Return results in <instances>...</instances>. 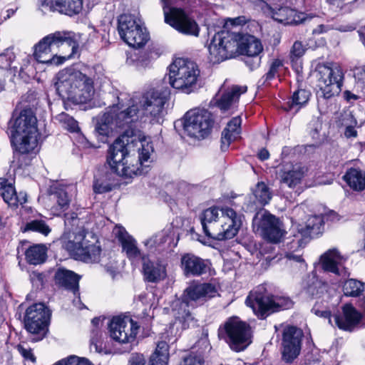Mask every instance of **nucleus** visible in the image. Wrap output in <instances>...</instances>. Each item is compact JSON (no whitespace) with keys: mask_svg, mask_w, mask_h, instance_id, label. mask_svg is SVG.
I'll use <instances>...</instances> for the list:
<instances>
[{"mask_svg":"<svg viewBox=\"0 0 365 365\" xmlns=\"http://www.w3.org/2000/svg\"><path fill=\"white\" fill-rule=\"evenodd\" d=\"M149 139L140 133L129 135L127 131L110 145L107 157L109 167L118 175L130 179L147 172L148 163L153 153Z\"/></svg>","mask_w":365,"mask_h":365,"instance_id":"obj_1","label":"nucleus"},{"mask_svg":"<svg viewBox=\"0 0 365 365\" xmlns=\"http://www.w3.org/2000/svg\"><path fill=\"white\" fill-rule=\"evenodd\" d=\"M78 48V42L68 34L56 31L34 46V56L39 63L59 66L71 58Z\"/></svg>","mask_w":365,"mask_h":365,"instance_id":"obj_2","label":"nucleus"},{"mask_svg":"<svg viewBox=\"0 0 365 365\" xmlns=\"http://www.w3.org/2000/svg\"><path fill=\"white\" fill-rule=\"evenodd\" d=\"M204 233L216 240L234 237L242 225L241 216L232 208L212 207L200 216Z\"/></svg>","mask_w":365,"mask_h":365,"instance_id":"obj_3","label":"nucleus"},{"mask_svg":"<svg viewBox=\"0 0 365 365\" xmlns=\"http://www.w3.org/2000/svg\"><path fill=\"white\" fill-rule=\"evenodd\" d=\"M117 103L109 107V110L100 118L96 131L103 137L113 135L120 130H125L129 135L139 134L134 130L140 118V110L135 105L125 106L123 99L117 96Z\"/></svg>","mask_w":365,"mask_h":365,"instance_id":"obj_4","label":"nucleus"},{"mask_svg":"<svg viewBox=\"0 0 365 365\" xmlns=\"http://www.w3.org/2000/svg\"><path fill=\"white\" fill-rule=\"evenodd\" d=\"M55 86L60 96L76 104L88 102L94 94L92 79L73 68L59 71L56 75Z\"/></svg>","mask_w":365,"mask_h":365,"instance_id":"obj_5","label":"nucleus"},{"mask_svg":"<svg viewBox=\"0 0 365 365\" xmlns=\"http://www.w3.org/2000/svg\"><path fill=\"white\" fill-rule=\"evenodd\" d=\"M37 119L31 108L22 110L11 127V141L21 154L33 151L37 146Z\"/></svg>","mask_w":365,"mask_h":365,"instance_id":"obj_6","label":"nucleus"},{"mask_svg":"<svg viewBox=\"0 0 365 365\" xmlns=\"http://www.w3.org/2000/svg\"><path fill=\"white\" fill-rule=\"evenodd\" d=\"M318 93V108L321 113H325L327 108L324 107L326 101L341 91L344 73L341 67L336 63H319L316 68Z\"/></svg>","mask_w":365,"mask_h":365,"instance_id":"obj_7","label":"nucleus"},{"mask_svg":"<svg viewBox=\"0 0 365 365\" xmlns=\"http://www.w3.org/2000/svg\"><path fill=\"white\" fill-rule=\"evenodd\" d=\"M199 76L198 66L192 61L180 58L169 66L170 84L185 93L189 94L197 88Z\"/></svg>","mask_w":365,"mask_h":365,"instance_id":"obj_8","label":"nucleus"},{"mask_svg":"<svg viewBox=\"0 0 365 365\" xmlns=\"http://www.w3.org/2000/svg\"><path fill=\"white\" fill-rule=\"evenodd\" d=\"M312 312L317 317L327 319L328 323L332 327H337L339 329L351 331L364 319L362 326L365 327V313L364 316L352 304H346L341 307V312L338 314L334 313L332 319V312L321 304H316L312 309Z\"/></svg>","mask_w":365,"mask_h":365,"instance_id":"obj_9","label":"nucleus"},{"mask_svg":"<svg viewBox=\"0 0 365 365\" xmlns=\"http://www.w3.org/2000/svg\"><path fill=\"white\" fill-rule=\"evenodd\" d=\"M218 336L235 351L244 350L251 343L250 326L236 317L227 319L219 327Z\"/></svg>","mask_w":365,"mask_h":365,"instance_id":"obj_10","label":"nucleus"},{"mask_svg":"<svg viewBox=\"0 0 365 365\" xmlns=\"http://www.w3.org/2000/svg\"><path fill=\"white\" fill-rule=\"evenodd\" d=\"M118 31L121 39L133 48H142L150 40L146 28L134 15H120L118 19Z\"/></svg>","mask_w":365,"mask_h":365,"instance_id":"obj_11","label":"nucleus"},{"mask_svg":"<svg viewBox=\"0 0 365 365\" xmlns=\"http://www.w3.org/2000/svg\"><path fill=\"white\" fill-rule=\"evenodd\" d=\"M239 33L222 30L215 34L208 46L209 60L218 63L230 58L237 52Z\"/></svg>","mask_w":365,"mask_h":365,"instance_id":"obj_12","label":"nucleus"},{"mask_svg":"<svg viewBox=\"0 0 365 365\" xmlns=\"http://www.w3.org/2000/svg\"><path fill=\"white\" fill-rule=\"evenodd\" d=\"M175 0H161L165 22L181 34L197 36L199 27L182 9L175 6Z\"/></svg>","mask_w":365,"mask_h":365,"instance_id":"obj_13","label":"nucleus"},{"mask_svg":"<svg viewBox=\"0 0 365 365\" xmlns=\"http://www.w3.org/2000/svg\"><path fill=\"white\" fill-rule=\"evenodd\" d=\"M245 302L261 318L275 312L290 309L293 304L288 297L267 296L257 292H251Z\"/></svg>","mask_w":365,"mask_h":365,"instance_id":"obj_14","label":"nucleus"},{"mask_svg":"<svg viewBox=\"0 0 365 365\" xmlns=\"http://www.w3.org/2000/svg\"><path fill=\"white\" fill-rule=\"evenodd\" d=\"M168 93L165 91H153L148 93L143 97V103L138 105L133 99L127 105H135L140 110V118L138 121L143 120L144 116L150 117V122L159 123L163 115L164 105L167 101Z\"/></svg>","mask_w":365,"mask_h":365,"instance_id":"obj_15","label":"nucleus"},{"mask_svg":"<svg viewBox=\"0 0 365 365\" xmlns=\"http://www.w3.org/2000/svg\"><path fill=\"white\" fill-rule=\"evenodd\" d=\"M212 123L210 112L205 110H192L185 115L183 129L190 137L204 138L209 134Z\"/></svg>","mask_w":365,"mask_h":365,"instance_id":"obj_16","label":"nucleus"},{"mask_svg":"<svg viewBox=\"0 0 365 365\" xmlns=\"http://www.w3.org/2000/svg\"><path fill=\"white\" fill-rule=\"evenodd\" d=\"M51 317L50 310L42 303L35 304L26 309L24 326L26 330L41 339L47 329Z\"/></svg>","mask_w":365,"mask_h":365,"instance_id":"obj_17","label":"nucleus"},{"mask_svg":"<svg viewBox=\"0 0 365 365\" xmlns=\"http://www.w3.org/2000/svg\"><path fill=\"white\" fill-rule=\"evenodd\" d=\"M253 226L257 232L270 242H279L284 235L279 220L266 210L255 215Z\"/></svg>","mask_w":365,"mask_h":365,"instance_id":"obj_18","label":"nucleus"},{"mask_svg":"<svg viewBox=\"0 0 365 365\" xmlns=\"http://www.w3.org/2000/svg\"><path fill=\"white\" fill-rule=\"evenodd\" d=\"M302 331L294 326H286L282 334V359L292 363L300 354Z\"/></svg>","mask_w":365,"mask_h":365,"instance_id":"obj_19","label":"nucleus"},{"mask_svg":"<svg viewBox=\"0 0 365 365\" xmlns=\"http://www.w3.org/2000/svg\"><path fill=\"white\" fill-rule=\"evenodd\" d=\"M138 329L137 323L129 317H115L109 324L111 338L121 344L134 341Z\"/></svg>","mask_w":365,"mask_h":365,"instance_id":"obj_20","label":"nucleus"},{"mask_svg":"<svg viewBox=\"0 0 365 365\" xmlns=\"http://www.w3.org/2000/svg\"><path fill=\"white\" fill-rule=\"evenodd\" d=\"M217 294L215 286L209 283L192 284L184 291L182 297L192 307L204 304Z\"/></svg>","mask_w":365,"mask_h":365,"instance_id":"obj_21","label":"nucleus"},{"mask_svg":"<svg viewBox=\"0 0 365 365\" xmlns=\"http://www.w3.org/2000/svg\"><path fill=\"white\" fill-rule=\"evenodd\" d=\"M346 258L336 248L329 249L322 254L319 263L323 270L345 277L347 272L344 266Z\"/></svg>","mask_w":365,"mask_h":365,"instance_id":"obj_22","label":"nucleus"},{"mask_svg":"<svg viewBox=\"0 0 365 365\" xmlns=\"http://www.w3.org/2000/svg\"><path fill=\"white\" fill-rule=\"evenodd\" d=\"M83 8V0H40L39 9L43 13L58 11L68 16L78 14Z\"/></svg>","mask_w":365,"mask_h":365,"instance_id":"obj_23","label":"nucleus"},{"mask_svg":"<svg viewBox=\"0 0 365 365\" xmlns=\"http://www.w3.org/2000/svg\"><path fill=\"white\" fill-rule=\"evenodd\" d=\"M181 268L186 277L200 276L207 272L208 262L193 254L187 253L181 257Z\"/></svg>","mask_w":365,"mask_h":365,"instance_id":"obj_24","label":"nucleus"},{"mask_svg":"<svg viewBox=\"0 0 365 365\" xmlns=\"http://www.w3.org/2000/svg\"><path fill=\"white\" fill-rule=\"evenodd\" d=\"M86 238V232L80 230L77 232H73L68 236L64 235L61 239L62 247L66 250L71 255L78 259L88 241Z\"/></svg>","mask_w":365,"mask_h":365,"instance_id":"obj_25","label":"nucleus"},{"mask_svg":"<svg viewBox=\"0 0 365 365\" xmlns=\"http://www.w3.org/2000/svg\"><path fill=\"white\" fill-rule=\"evenodd\" d=\"M167 263L163 259H144L143 269L145 278L150 282H158L167 277Z\"/></svg>","mask_w":365,"mask_h":365,"instance_id":"obj_26","label":"nucleus"},{"mask_svg":"<svg viewBox=\"0 0 365 365\" xmlns=\"http://www.w3.org/2000/svg\"><path fill=\"white\" fill-rule=\"evenodd\" d=\"M306 171V168L299 164L287 166L279 173L280 182L294 188L301 184Z\"/></svg>","mask_w":365,"mask_h":365,"instance_id":"obj_27","label":"nucleus"},{"mask_svg":"<svg viewBox=\"0 0 365 365\" xmlns=\"http://www.w3.org/2000/svg\"><path fill=\"white\" fill-rule=\"evenodd\" d=\"M115 237L120 242L123 250L130 259L140 257V252L136 245V241L127 232L122 226H115L113 231Z\"/></svg>","mask_w":365,"mask_h":365,"instance_id":"obj_28","label":"nucleus"},{"mask_svg":"<svg viewBox=\"0 0 365 365\" xmlns=\"http://www.w3.org/2000/svg\"><path fill=\"white\" fill-rule=\"evenodd\" d=\"M0 195L10 207H16L26 202V195L20 192L17 195L15 187L4 178H0Z\"/></svg>","mask_w":365,"mask_h":365,"instance_id":"obj_29","label":"nucleus"},{"mask_svg":"<svg viewBox=\"0 0 365 365\" xmlns=\"http://www.w3.org/2000/svg\"><path fill=\"white\" fill-rule=\"evenodd\" d=\"M259 40L253 36H242L239 34L237 52L247 57H256L262 51Z\"/></svg>","mask_w":365,"mask_h":365,"instance_id":"obj_30","label":"nucleus"},{"mask_svg":"<svg viewBox=\"0 0 365 365\" xmlns=\"http://www.w3.org/2000/svg\"><path fill=\"white\" fill-rule=\"evenodd\" d=\"M55 280L60 287L72 291L74 294L78 293L79 277L73 272L58 269L55 274Z\"/></svg>","mask_w":365,"mask_h":365,"instance_id":"obj_31","label":"nucleus"},{"mask_svg":"<svg viewBox=\"0 0 365 365\" xmlns=\"http://www.w3.org/2000/svg\"><path fill=\"white\" fill-rule=\"evenodd\" d=\"M241 118L237 116L233 118L227 125L222 133L221 142L222 149L225 150L228 148L231 142L237 140L241 133Z\"/></svg>","mask_w":365,"mask_h":365,"instance_id":"obj_32","label":"nucleus"},{"mask_svg":"<svg viewBox=\"0 0 365 365\" xmlns=\"http://www.w3.org/2000/svg\"><path fill=\"white\" fill-rule=\"evenodd\" d=\"M247 91V86H232L227 88L217 100V105L222 110H227L232 104L237 102L241 94Z\"/></svg>","mask_w":365,"mask_h":365,"instance_id":"obj_33","label":"nucleus"},{"mask_svg":"<svg viewBox=\"0 0 365 365\" xmlns=\"http://www.w3.org/2000/svg\"><path fill=\"white\" fill-rule=\"evenodd\" d=\"M271 14L273 19L284 24H298L302 21L295 10L287 6L271 9Z\"/></svg>","mask_w":365,"mask_h":365,"instance_id":"obj_34","label":"nucleus"},{"mask_svg":"<svg viewBox=\"0 0 365 365\" xmlns=\"http://www.w3.org/2000/svg\"><path fill=\"white\" fill-rule=\"evenodd\" d=\"M190 304L184 299H177L172 302L170 304V314L180 322L185 323L192 319V316L189 309Z\"/></svg>","mask_w":365,"mask_h":365,"instance_id":"obj_35","label":"nucleus"},{"mask_svg":"<svg viewBox=\"0 0 365 365\" xmlns=\"http://www.w3.org/2000/svg\"><path fill=\"white\" fill-rule=\"evenodd\" d=\"M323 226V219L320 215H314L309 217L304 227L299 229L303 240L317 237L322 232Z\"/></svg>","mask_w":365,"mask_h":365,"instance_id":"obj_36","label":"nucleus"},{"mask_svg":"<svg viewBox=\"0 0 365 365\" xmlns=\"http://www.w3.org/2000/svg\"><path fill=\"white\" fill-rule=\"evenodd\" d=\"M343 178L351 188L356 191L365 189V172L359 168H350Z\"/></svg>","mask_w":365,"mask_h":365,"instance_id":"obj_37","label":"nucleus"},{"mask_svg":"<svg viewBox=\"0 0 365 365\" xmlns=\"http://www.w3.org/2000/svg\"><path fill=\"white\" fill-rule=\"evenodd\" d=\"M69 187H55L51 193V199L56 202V206L53 208L56 211H63L68 208L71 197L68 195Z\"/></svg>","mask_w":365,"mask_h":365,"instance_id":"obj_38","label":"nucleus"},{"mask_svg":"<svg viewBox=\"0 0 365 365\" xmlns=\"http://www.w3.org/2000/svg\"><path fill=\"white\" fill-rule=\"evenodd\" d=\"M169 356V346L167 342L160 341L150 358L148 365H168Z\"/></svg>","mask_w":365,"mask_h":365,"instance_id":"obj_39","label":"nucleus"},{"mask_svg":"<svg viewBox=\"0 0 365 365\" xmlns=\"http://www.w3.org/2000/svg\"><path fill=\"white\" fill-rule=\"evenodd\" d=\"M26 259L29 264H39L46 259V247L43 245L30 247L26 252Z\"/></svg>","mask_w":365,"mask_h":365,"instance_id":"obj_40","label":"nucleus"},{"mask_svg":"<svg viewBox=\"0 0 365 365\" xmlns=\"http://www.w3.org/2000/svg\"><path fill=\"white\" fill-rule=\"evenodd\" d=\"M311 93L305 89H299L294 92L290 101L288 102V108L290 110L298 111L309 101Z\"/></svg>","mask_w":365,"mask_h":365,"instance_id":"obj_41","label":"nucleus"},{"mask_svg":"<svg viewBox=\"0 0 365 365\" xmlns=\"http://www.w3.org/2000/svg\"><path fill=\"white\" fill-rule=\"evenodd\" d=\"M343 291L346 296L359 297L365 292V284L356 279H350L344 282Z\"/></svg>","mask_w":365,"mask_h":365,"instance_id":"obj_42","label":"nucleus"},{"mask_svg":"<svg viewBox=\"0 0 365 365\" xmlns=\"http://www.w3.org/2000/svg\"><path fill=\"white\" fill-rule=\"evenodd\" d=\"M253 193L256 200L261 205L268 204L272 196L269 188L263 182H260L257 184Z\"/></svg>","mask_w":365,"mask_h":365,"instance_id":"obj_43","label":"nucleus"},{"mask_svg":"<svg viewBox=\"0 0 365 365\" xmlns=\"http://www.w3.org/2000/svg\"><path fill=\"white\" fill-rule=\"evenodd\" d=\"M84 247L86 248L83 250L78 259L85 262H97L101 254L100 247L94 244H88V242Z\"/></svg>","mask_w":365,"mask_h":365,"instance_id":"obj_44","label":"nucleus"},{"mask_svg":"<svg viewBox=\"0 0 365 365\" xmlns=\"http://www.w3.org/2000/svg\"><path fill=\"white\" fill-rule=\"evenodd\" d=\"M286 264L289 266H297L298 268H304L306 267L305 261L302 257V249H297L294 251L286 252Z\"/></svg>","mask_w":365,"mask_h":365,"instance_id":"obj_45","label":"nucleus"},{"mask_svg":"<svg viewBox=\"0 0 365 365\" xmlns=\"http://www.w3.org/2000/svg\"><path fill=\"white\" fill-rule=\"evenodd\" d=\"M24 231H34L47 235L51 232V229L43 220H35L27 222Z\"/></svg>","mask_w":365,"mask_h":365,"instance_id":"obj_46","label":"nucleus"},{"mask_svg":"<svg viewBox=\"0 0 365 365\" xmlns=\"http://www.w3.org/2000/svg\"><path fill=\"white\" fill-rule=\"evenodd\" d=\"M306 50V46L301 41H296L293 43L289 53L292 63L298 66V61L303 56Z\"/></svg>","mask_w":365,"mask_h":365,"instance_id":"obj_47","label":"nucleus"},{"mask_svg":"<svg viewBox=\"0 0 365 365\" xmlns=\"http://www.w3.org/2000/svg\"><path fill=\"white\" fill-rule=\"evenodd\" d=\"M339 125L343 127L356 126L357 122L352 113L349 110H344L338 118Z\"/></svg>","mask_w":365,"mask_h":365,"instance_id":"obj_48","label":"nucleus"},{"mask_svg":"<svg viewBox=\"0 0 365 365\" xmlns=\"http://www.w3.org/2000/svg\"><path fill=\"white\" fill-rule=\"evenodd\" d=\"M167 240V235L164 232H159L145 242V246L153 248L162 245Z\"/></svg>","mask_w":365,"mask_h":365,"instance_id":"obj_49","label":"nucleus"},{"mask_svg":"<svg viewBox=\"0 0 365 365\" xmlns=\"http://www.w3.org/2000/svg\"><path fill=\"white\" fill-rule=\"evenodd\" d=\"M356 87L365 95V66L356 68L354 71Z\"/></svg>","mask_w":365,"mask_h":365,"instance_id":"obj_50","label":"nucleus"},{"mask_svg":"<svg viewBox=\"0 0 365 365\" xmlns=\"http://www.w3.org/2000/svg\"><path fill=\"white\" fill-rule=\"evenodd\" d=\"M54 365H91V364L86 359L71 356L56 362Z\"/></svg>","mask_w":365,"mask_h":365,"instance_id":"obj_51","label":"nucleus"},{"mask_svg":"<svg viewBox=\"0 0 365 365\" xmlns=\"http://www.w3.org/2000/svg\"><path fill=\"white\" fill-rule=\"evenodd\" d=\"M247 21V19L245 16H241L235 18H227L225 19L224 24V29L227 30L232 29L233 28H237L238 26H241Z\"/></svg>","mask_w":365,"mask_h":365,"instance_id":"obj_52","label":"nucleus"},{"mask_svg":"<svg viewBox=\"0 0 365 365\" xmlns=\"http://www.w3.org/2000/svg\"><path fill=\"white\" fill-rule=\"evenodd\" d=\"M113 186V185L112 182H107L103 179L99 178L97 179L94 182L93 190L95 192L103 193L110 191Z\"/></svg>","mask_w":365,"mask_h":365,"instance_id":"obj_53","label":"nucleus"},{"mask_svg":"<svg viewBox=\"0 0 365 365\" xmlns=\"http://www.w3.org/2000/svg\"><path fill=\"white\" fill-rule=\"evenodd\" d=\"M180 365H204V357L200 354H190L184 358Z\"/></svg>","mask_w":365,"mask_h":365,"instance_id":"obj_54","label":"nucleus"},{"mask_svg":"<svg viewBox=\"0 0 365 365\" xmlns=\"http://www.w3.org/2000/svg\"><path fill=\"white\" fill-rule=\"evenodd\" d=\"M283 66L279 59H274L270 65L268 72L265 74V80H271L274 78L280 67Z\"/></svg>","mask_w":365,"mask_h":365,"instance_id":"obj_55","label":"nucleus"},{"mask_svg":"<svg viewBox=\"0 0 365 365\" xmlns=\"http://www.w3.org/2000/svg\"><path fill=\"white\" fill-rule=\"evenodd\" d=\"M101 172L102 173L100 178L103 179L107 182H112L113 185L115 176L118 175L116 173H114L113 170L109 167L107 162Z\"/></svg>","mask_w":365,"mask_h":365,"instance_id":"obj_56","label":"nucleus"},{"mask_svg":"<svg viewBox=\"0 0 365 365\" xmlns=\"http://www.w3.org/2000/svg\"><path fill=\"white\" fill-rule=\"evenodd\" d=\"M150 63V59L145 55H143L135 60L134 65L138 71H143L144 69L149 67Z\"/></svg>","mask_w":365,"mask_h":365,"instance_id":"obj_57","label":"nucleus"},{"mask_svg":"<svg viewBox=\"0 0 365 365\" xmlns=\"http://www.w3.org/2000/svg\"><path fill=\"white\" fill-rule=\"evenodd\" d=\"M145 359L143 354H133L128 361V365H145Z\"/></svg>","mask_w":365,"mask_h":365,"instance_id":"obj_58","label":"nucleus"},{"mask_svg":"<svg viewBox=\"0 0 365 365\" xmlns=\"http://www.w3.org/2000/svg\"><path fill=\"white\" fill-rule=\"evenodd\" d=\"M18 351L26 359L31 360V361H35V357L31 352V349H28L24 346V345L19 344L16 347Z\"/></svg>","mask_w":365,"mask_h":365,"instance_id":"obj_59","label":"nucleus"},{"mask_svg":"<svg viewBox=\"0 0 365 365\" xmlns=\"http://www.w3.org/2000/svg\"><path fill=\"white\" fill-rule=\"evenodd\" d=\"M94 336H92L91 340V349H94L96 351L101 352L102 350V343L98 341V332H93Z\"/></svg>","mask_w":365,"mask_h":365,"instance_id":"obj_60","label":"nucleus"},{"mask_svg":"<svg viewBox=\"0 0 365 365\" xmlns=\"http://www.w3.org/2000/svg\"><path fill=\"white\" fill-rule=\"evenodd\" d=\"M105 268L107 271V272L113 277L114 278L116 272H117V267H116V262L115 261H113L110 265L105 264Z\"/></svg>","mask_w":365,"mask_h":365,"instance_id":"obj_61","label":"nucleus"},{"mask_svg":"<svg viewBox=\"0 0 365 365\" xmlns=\"http://www.w3.org/2000/svg\"><path fill=\"white\" fill-rule=\"evenodd\" d=\"M68 120V129L72 131L75 132L78 130V123L72 118L71 117H66Z\"/></svg>","mask_w":365,"mask_h":365,"instance_id":"obj_62","label":"nucleus"},{"mask_svg":"<svg viewBox=\"0 0 365 365\" xmlns=\"http://www.w3.org/2000/svg\"><path fill=\"white\" fill-rule=\"evenodd\" d=\"M355 126L345 127L344 135L346 138H351L356 136V130L354 129Z\"/></svg>","mask_w":365,"mask_h":365,"instance_id":"obj_63","label":"nucleus"},{"mask_svg":"<svg viewBox=\"0 0 365 365\" xmlns=\"http://www.w3.org/2000/svg\"><path fill=\"white\" fill-rule=\"evenodd\" d=\"M10 66V63L7 61L4 54L0 55V68L6 69Z\"/></svg>","mask_w":365,"mask_h":365,"instance_id":"obj_64","label":"nucleus"}]
</instances>
